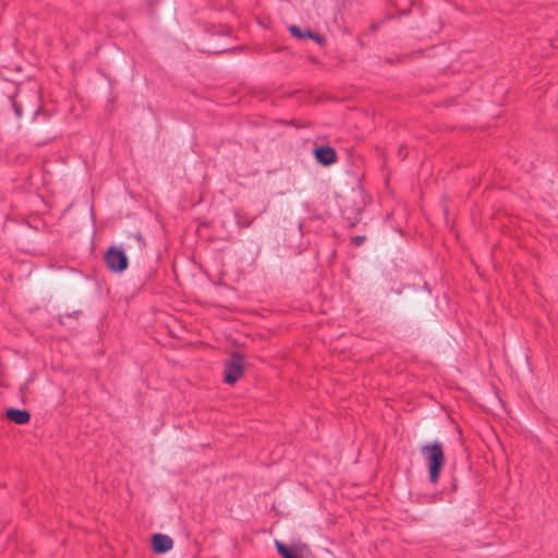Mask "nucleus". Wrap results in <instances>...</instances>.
<instances>
[{"label": "nucleus", "instance_id": "nucleus-11", "mask_svg": "<svg viewBox=\"0 0 558 558\" xmlns=\"http://www.w3.org/2000/svg\"><path fill=\"white\" fill-rule=\"evenodd\" d=\"M135 239H136V241H137L141 245H144V244H145V242H144V238H143V235H142L141 233L135 234Z\"/></svg>", "mask_w": 558, "mask_h": 558}, {"label": "nucleus", "instance_id": "nucleus-4", "mask_svg": "<svg viewBox=\"0 0 558 558\" xmlns=\"http://www.w3.org/2000/svg\"><path fill=\"white\" fill-rule=\"evenodd\" d=\"M275 546L283 558H310L308 550L303 546H287L280 541H275Z\"/></svg>", "mask_w": 558, "mask_h": 558}, {"label": "nucleus", "instance_id": "nucleus-5", "mask_svg": "<svg viewBox=\"0 0 558 558\" xmlns=\"http://www.w3.org/2000/svg\"><path fill=\"white\" fill-rule=\"evenodd\" d=\"M314 156L317 162L323 166H330L336 162V150L330 146H319L314 149Z\"/></svg>", "mask_w": 558, "mask_h": 558}, {"label": "nucleus", "instance_id": "nucleus-12", "mask_svg": "<svg viewBox=\"0 0 558 558\" xmlns=\"http://www.w3.org/2000/svg\"><path fill=\"white\" fill-rule=\"evenodd\" d=\"M13 107H14V110H15L16 116H17V117H21V116H22V110H21V108H20L17 105H15V104L13 105Z\"/></svg>", "mask_w": 558, "mask_h": 558}, {"label": "nucleus", "instance_id": "nucleus-2", "mask_svg": "<svg viewBox=\"0 0 558 558\" xmlns=\"http://www.w3.org/2000/svg\"><path fill=\"white\" fill-rule=\"evenodd\" d=\"M104 259L107 268L113 272H121L125 270L129 265L128 256L125 253L116 246H110L107 250Z\"/></svg>", "mask_w": 558, "mask_h": 558}, {"label": "nucleus", "instance_id": "nucleus-8", "mask_svg": "<svg viewBox=\"0 0 558 558\" xmlns=\"http://www.w3.org/2000/svg\"><path fill=\"white\" fill-rule=\"evenodd\" d=\"M289 32L296 38L299 39H305V38H311L313 40H315L316 43L318 44H322L324 41L323 37L319 36L318 34L316 33H313L312 31L310 29H301L299 26L296 25H291L289 26Z\"/></svg>", "mask_w": 558, "mask_h": 558}, {"label": "nucleus", "instance_id": "nucleus-7", "mask_svg": "<svg viewBox=\"0 0 558 558\" xmlns=\"http://www.w3.org/2000/svg\"><path fill=\"white\" fill-rule=\"evenodd\" d=\"M5 417L15 424H26L31 420V414L26 410L10 408L5 411Z\"/></svg>", "mask_w": 558, "mask_h": 558}, {"label": "nucleus", "instance_id": "nucleus-9", "mask_svg": "<svg viewBox=\"0 0 558 558\" xmlns=\"http://www.w3.org/2000/svg\"><path fill=\"white\" fill-rule=\"evenodd\" d=\"M80 314H81V311H74V312H72V313H68V314H65V315H59V317H58V322H59L61 325H64V317H68V318L77 317Z\"/></svg>", "mask_w": 558, "mask_h": 558}, {"label": "nucleus", "instance_id": "nucleus-6", "mask_svg": "<svg viewBox=\"0 0 558 558\" xmlns=\"http://www.w3.org/2000/svg\"><path fill=\"white\" fill-rule=\"evenodd\" d=\"M153 549L156 554H165L173 546V541L170 536L156 533L151 537Z\"/></svg>", "mask_w": 558, "mask_h": 558}, {"label": "nucleus", "instance_id": "nucleus-1", "mask_svg": "<svg viewBox=\"0 0 558 558\" xmlns=\"http://www.w3.org/2000/svg\"><path fill=\"white\" fill-rule=\"evenodd\" d=\"M420 451L427 463L429 482L436 484L446 461L442 444L439 441L425 444Z\"/></svg>", "mask_w": 558, "mask_h": 558}, {"label": "nucleus", "instance_id": "nucleus-10", "mask_svg": "<svg viewBox=\"0 0 558 558\" xmlns=\"http://www.w3.org/2000/svg\"><path fill=\"white\" fill-rule=\"evenodd\" d=\"M365 241V236L364 235H356L354 238H352V242L355 244V245H361L363 244Z\"/></svg>", "mask_w": 558, "mask_h": 558}, {"label": "nucleus", "instance_id": "nucleus-3", "mask_svg": "<svg viewBox=\"0 0 558 558\" xmlns=\"http://www.w3.org/2000/svg\"><path fill=\"white\" fill-rule=\"evenodd\" d=\"M243 357L239 353H234L225 364L223 381L230 385L235 384L243 375Z\"/></svg>", "mask_w": 558, "mask_h": 558}]
</instances>
